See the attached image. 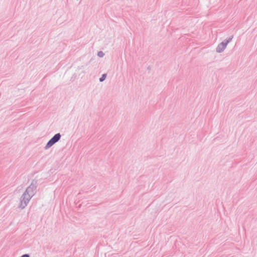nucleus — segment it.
Returning <instances> with one entry per match:
<instances>
[{
    "instance_id": "obj_1",
    "label": "nucleus",
    "mask_w": 257,
    "mask_h": 257,
    "mask_svg": "<svg viewBox=\"0 0 257 257\" xmlns=\"http://www.w3.org/2000/svg\"><path fill=\"white\" fill-rule=\"evenodd\" d=\"M32 190L33 189L32 188L29 187L23 194L22 197L23 199L21 203V206L22 207H24L30 199L31 196H32Z\"/></svg>"
},
{
    "instance_id": "obj_2",
    "label": "nucleus",
    "mask_w": 257,
    "mask_h": 257,
    "mask_svg": "<svg viewBox=\"0 0 257 257\" xmlns=\"http://www.w3.org/2000/svg\"><path fill=\"white\" fill-rule=\"evenodd\" d=\"M233 36L229 37L227 40H225L220 44H219L216 49V51L218 53L222 52L226 48L227 44L231 41Z\"/></svg>"
},
{
    "instance_id": "obj_3",
    "label": "nucleus",
    "mask_w": 257,
    "mask_h": 257,
    "mask_svg": "<svg viewBox=\"0 0 257 257\" xmlns=\"http://www.w3.org/2000/svg\"><path fill=\"white\" fill-rule=\"evenodd\" d=\"M61 136L60 134H56L47 143L46 148H49L59 140Z\"/></svg>"
},
{
    "instance_id": "obj_4",
    "label": "nucleus",
    "mask_w": 257,
    "mask_h": 257,
    "mask_svg": "<svg viewBox=\"0 0 257 257\" xmlns=\"http://www.w3.org/2000/svg\"><path fill=\"white\" fill-rule=\"evenodd\" d=\"M104 55V53L102 51H99L97 53V56L99 57H103Z\"/></svg>"
},
{
    "instance_id": "obj_5",
    "label": "nucleus",
    "mask_w": 257,
    "mask_h": 257,
    "mask_svg": "<svg viewBox=\"0 0 257 257\" xmlns=\"http://www.w3.org/2000/svg\"><path fill=\"white\" fill-rule=\"evenodd\" d=\"M106 78V74H103L101 77L99 78V80H105Z\"/></svg>"
},
{
    "instance_id": "obj_6",
    "label": "nucleus",
    "mask_w": 257,
    "mask_h": 257,
    "mask_svg": "<svg viewBox=\"0 0 257 257\" xmlns=\"http://www.w3.org/2000/svg\"><path fill=\"white\" fill-rule=\"evenodd\" d=\"M22 257H29L28 254H24Z\"/></svg>"
}]
</instances>
